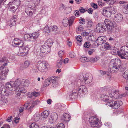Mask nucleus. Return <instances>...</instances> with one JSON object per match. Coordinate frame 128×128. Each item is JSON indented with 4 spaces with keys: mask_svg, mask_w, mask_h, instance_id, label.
Returning a JSON list of instances; mask_svg holds the SVG:
<instances>
[{
    "mask_svg": "<svg viewBox=\"0 0 128 128\" xmlns=\"http://www.w3.org/2000/svg\"><path fill=\"white\" fill-rule=\"evenodd\" d=\"M23 86L20 84V80L17 79L14 82L11 81L7 83L6 85H2L0 87V91L1 95V100L3 103H6L7 101L5 96H7L10 94L11 92L15 90L16 91L20 93H25L26 90Z\"/></svg>",
    "mask_w": 128,
    "mask_h": 128,
    "instance_id": "obj_1",
    "label": "nucleus"
},
{
    "mask_svg": "<svg viewBox=\"0 0 128 128\" xmlns=\"http://www.w3.org/2000/svg\"><path fill=\"white\" fill-rule=\"evenodd\" d=\"M121 61L119 59L116 58L112 60L110 63V71L113 72H117L121 66Z\"/></svg>",
    "mask_w": 128,
    "mask_h": 128,
    "instance_id": "obj_2",
    "label": "nucleus"
},
{
    "mask_svg": "<svg viewBox=\"0 0 128 128\" xmlns=\"http://www.w3.org/2000/svg\"><path fill=\"white\" fill-rule=\"evenodd\" d=\"M39 100H37L34 101L31 100L30 102H27L24 105L23 107H21L20 109V112H22L24 109H25L28 110V111L31 112L32 110L35 106L37 105L39 102Z\"/></svg>",
    "mask_w": 128,
    "mask_h": 128,
    "instance_id": "obj_3",
    "label": "nucleus"
},
{
    "mask_svg": "<svg viewBox=\"0 0 128 128\" xmlns=\"http://www.w3.org/2000/svg\"><path fill=\"white\" fill-rule=\"evenodd\" d=\"M118 56L122 59H126L128 58V47L122 46L120 50L117 52Z\"/></svg>",
    "mask_w": 128,
    "mask_h": 128,
    "instance_id": "obj_4",
    "label": "nucleus"
},
{
    "mask_svg": "<svg viewBox=\"0 0 128 128\" xmlns=\"http://www.w3.org/2000/svg\"><path fill=\"white\" fill-rule=\"evenodd\" d=\"M39 35V32H34L32 33L24 34V38L26 40L34 42L35 41L36 39L38 38Z\"/></svg>",
    "mask_w": 128,
    "mask_h": 128,
    "instance_id": "obj_5",
    "label": "nucleus"
},
{
    "mask_svg": "<svg viewBox=\"0 0 128 128\" xmlns=\"http://www.w3.org/2000/svg\"><path fill=\"white\" fill-rule=\"evenodd\" d=\"M7 63L3 64L0 68V70H2L0 73V79L2 80L6 79L7 73L8 72V68L5 67V66L7 65Z\"/></svg>",
    "mask_w": 128,
    "mask_h": 128,
    "instance_id": "obj_6",
    "label": "nucleus"
},
{
    "mask_svg": "<svg viewBox=\"0 0 128 128\" xmlns=\"http://www.w3.org/2000/svg\"><path fill=\"white\" fill-rule=\"evenodd\" d=\"M79 79L85 84H88L92 81V77L89 74L87 73L83 75H80L79 76Z\"/></svg>",
    "mask_w": 128,
    "mask_h": 128,
    "instance_id": "obj_7",
    "label": "nucleus"
},
{
    "mask_svg": "<svg viewBox=\"0 0 128 128\" xmlns=\"http://www.w3.org/2000/svg\"><path fill=\"white\" fill-rule=\"evenodd\" d=\"M48 66L49 64L48 62L45 61L42 62L39 61L37 64V66L38 70L42 72L46 71Z\"/></svg>",
    "mask_w": 128,
    "mask_h": 128,
    "instance_id": "obj_8",
    "label": "nucleus"
},
{
    "mask_svg": "<svg viewBox=\"0 0 128 128\" xmlns=\"http://www.w3.org/2000/svg\"><path fill=\"white\" fill-rule=\"evenodd\" d=\"M122 102L121 101H115L112 100L109 101L106 104V105L112 107L113 108L116 109L122 105Z\"/></svg>",
    "mask_w": 128,
    "mask_h": 128,
    "instance_id": "obj_9",
    "label": "nucleus"
},
{
    "mask_svg": "<svg viewBox=\"0 0 128 128\" xmlns=\"http://www.w3.org/2000/svg\"><path fill=\"white\" fill-rule=\"evenodd\" d=\"M107 28L106 25L104 23L101 22L96 25V29L99 32H103L106 31Z\"/></svg>",
    "mask_w": 128,
    "mask_h": 128,
    "instance_id": "obj_10",
    "label": "nucleus"
},
{
    "mask_svg": "<svg viewBox=\"0 0 128 128\" xmlns=\"http://www.w3.org/2000/svg\"><path fill=\"white\" fill-rule=\"evenodd\" d=\"M89 121L92 127L96 126L98 125V119L96 116L90 117L89 119Z\"/></svg>",
    "mask_w": 128,
    "mask_h": 128,
    "instance_id": "obj_11",
    "label": "nucleus"
},
{
    "mask_svg": "<svg viewBox=\"0 0 128 128\" xmlns=\"http://www.w3.org/2000/svg\"><path fill=\"white\" fill-rule=\"evenodd\" d=\"M24 44V43L23 41L18 38H15L13 41L12 45L14 47H21L23 46Z\"/></svg>",
    "mask_w": 128,
    "mask_h": 128,
    "instance_id": "obj_12",
    "label": "nucleus"
},
{
    "mask_svg": "<svg viewBox=\"0 0 128 128\" xmlns=\"http://www.w3.org/2000/svg\"><path fill=\"white\" fill-rule=\"evenodd\" d=\"M104 24L106 25L107 28L109 30L111 31L113 28L114 26L113 23L110 20L108 19H106L104 21Z\"/></svg>",
    "mask_w": 128,
    "mask_h": 128,
    "instance_id": "obj_13",
    "label": "nucleus"
},
{
    "mask_svg": "<svg viewBox=\"0 0 128 128\" xmlns=\"http://www.w3.org/2000/svg\"><path fill=\"white\" fill-rule=\"evenodd\" d=\"M20 52L19 51L18 52V55L20 56H23L27 54L28 53V48L27 47H24V48H20Z\"/></svg>",
    "mask_w": 128,
    "mask_h": 128,
    "instance_id": "obj_14",
    "label": "nucleus"
},
{
    "mask_svg": "<svg viewBox=\"0 0 128 128\" xmlns=\"http://www.w3.org/2000/svg\"><path fill=\"white\" fill-rule=\"evenodd\" d=\"M58 118L57 114L56 112H53L52 113L51 117L49 119V121L51 123H53L57 120Z\"/></svg>",
    "mask_w": 128,
    "mask_h": 128,
    "instance_id": "obj_15",
    "label": "nucleus"
},
{
    "mask_svg": "<svg viewBox=\"0 0 128 128\" xmlns=\"http://www.w3.org/2000/svg\"><path fill=\"white\" fill-rule=\"evenodd\" d=\"M114 19L117 22H121L123 20V16L120 14H116L114 16Z\"/></svg>",
    "mask_w": 128,
    "mask_h": 128,
    "instance_id": "obj_16",
    "label": "nucleus"
},
{
    "mask_svg": "<svg viewBox=\"0 0 128 128\" xmlns=\"http://www.w3.org/2000/svg\"><path fill=\"white\" fill-rule=\"evenodd\" d=\"M78 92L79 95H80L82 93H85L87 92V89L84 85H82L80 86L79 89L78 90Z\"/></svg>",
    "mask_w": 128,
    "mask_h": 128,
    "instance_id": "obj_17",
    "label": "nucleus"
},
{
    "mask_svg": "<svg viewBox=\"0 0 128 128\" xmlns=\"http://www.w3.org/2000/svg\"><path fill=\"white\" fill-rule=\"evenodd\" d=\"M109 92V96L110 98L113 97L114 96L116 97H118V95L119 94V91L118 90H112V91Z\"/></svg>",
    "mask_w": 128,
    "mask_h": 128,
    "instance_id": "obj_18",
    "label": "nucleus"
},
{
    "mask_svg": "<svg viewBox=\"0 0 128 128\" xmlns=\"http://www.w3.org/2000/svg\"><path fill=\"white\" fill-rule=\"evenodd\" d=\"M41 51L44 52H46V53H48L50 52V48L48 47L45 46L44 44V45L41 46L40 47Z\"/></svg>",
    "mask_w": 128,
    "mask_h": 128,
    "instance_id": "obj_19",
    "label": "nucleus"
},
{
    "mask_svg": "<svg viewBox=\"0 0 128 128\" xmlns=\"http://www.w3.org/2000/svg\"><path fill=\"white\" fill-rule=\"evenodd\" d=\"M104 48L106 50H113V52L115 51L114 52L116 53V52L115 50H114L115 48V47L112 46H111L110 44L108 42H106L104 45Z\"/></svg>",
    "mask_w": 128,
    "mask_h": 128,
    "instance_id": "obj_20",
    "label": "nucleus"
},
{
    "mask_svg": "<svg viewBox=\"0 0 128 128\" xmlns=\"http://www.w3.org/2000/svg\"><path fill=\"white\" fill-rule=\"evenodd\" d=\"M78 95V92L77 90H72L71 94H70V97L72 99H75L77 98Z\"/></svg>",
    "mask_w": 128,
    "mask_h": 128,
    "instance_id": "obj_21",
    "label": "nucleus"
},
{
    "mask_svg": "<svg viewBox=\"0 0 128 128\" xmlns=\"http://www.w3.org/2000/svg\"><path fill=\"white\" fill-rule=\"evenodd\" d=\"M100 90L103 92H107L109 95V92L112 91V88L108 86H104L101 88Z\"/></svg>",
    "mask_w": 128,
    "mask_h": 128,
    "instance_id": "obj_22",
    "label": "nucleus"
},
{
    "mask_svg": "<svg viewBox=\"0 0 128 128\" xmlns=\"http://www.w3.org/2000/svg\"><path fill=\"white\" fill-rule=\"evenodd\" d=\"M104 37L102 36L98 37L96 41L97 44V45L99 46L105 42V41L103 40Z\"/></svg>",
    "mask_w": 128,
    "mask_h": 128,
    "instance_id": "obj_23",
    "label": "nucleus"
},
{
    "mask_svg": "<svg viewBox=\"0 0 128 128\" xmlns=\"http://www.w3.org/2000/svg\"><path fill=\"white\" fill-rule=\"evenodd\" d=\"M102 14L104 16L107 17H110L112 14L109 11H108L107 9L106 8L103 10L102 12Z\"/></svg>",
    "mask_w": 128,
    "mask_h": 128,
    "instance_id": "obj_24",
    "label": "nucleus"
},
{
    "mask_svg": "<svg viewBox=\"0 0 128 128\" xmlns=\"http://www.w3.org/2000/svg\"><path fill=\"white\" fill-rule=\"evenodd\" d=\"M53 43V42L52 39L49 38L44 43V44L45 46H46L48 47H49L50 48Z\"/></svg>",
    "mask_w": 128,
    "mask_h": 128,
    "instance_id": "obj_25",
    "label": "nucleus"
},
{
    "mask_svg": "<svg viewBox=\"0 0 128 128\" xmlns=\"http://www.w3.org/2000/svg\"><path fill=\"white\" fill-rule=\"evenodd\" d=\"M16 16L14 15L11 19L10 24L9 25L10 27L15 25L16 20Z\"/></svg>",
    "mask_w": 128,
    "mask_h": 128,
    "instance_id": "obj_26",
    "label": "nucleus"
},
{
    "mask_svg": "<svg viewBox=\"0 0 128 128\" xmlns=\"http://www.w3.org/2000/svg\"><path fill=\"white\" fill-rule=\"evenodd\" d=\"M39 95V93L38 92L34 91L33 92H30L28 96L29 98H32L33 96L36 97L38 96Z\"/></svg>",
    "mask_w": 128,
    "mask_h": 128,
    "instance_id": "obj_27",
    "label": "nucleus"
},
{
    "mask_svg": "<svg viewBox=\"0 0 128 128\" xmlns=\"http://www.w3.org/2000/svg\"><path fill=\"white\" fill-rule=\"evenodd\" d=\"M20 82V84L23 86H28L29 84V81L27 80H22Z\"/></svg>",
    "mask_w": 128,
    "mask_h": 128,
    "instance_id": "obj_28",
    "label": "nucleus"
},
{
    "mask_svg": "<svg viewBox=\"0 0 128 128\" xmlns=\"http://www.w3.org/2000/svg\"><path fill=\"white\" fill-rule=\"evenodd\" d=\"M106 8L107 9L108 11H109L112 14H114L116 12V10L114 7L110 6Z\"/></svg>",
    "mask_w": 128,
    "mask_h": 128,
    "instance_id": "obj_29",
    "label": "nucleus"
},
{
    "mask_svg": "<svg viewBox=\"0 0 128 128\" xmlns=\"http://www.w3.org/2000/svg\"><path fill=\"white\" fill-rule=\"evenodd\" d=\"M122 11L124 14L128 13V3H126L123 6Z\"/></svg>",
    "mask_w": 128,
    "mask_h": 128,
    "instance_id": "obj_30",
    "label": "nucleus"
},
{
    "mask_svg": "<svg viewBox=\"0 0 128 128\" xmlns=\"http://www.w3.org/2000/svg\"><path fill=\"white\" fill-rule=\"evenodd\" d=\"M49 112L47 110H45L41 114V116L43 118L46 119L49 115Z\"/></svg>",
    "mask_w": 128,
    "mask_h": 128,
    "instance_id": "obj_31",
    "label": "nucleus"
},
{
    "mask_svg": "<svg viewBox=\"0 0 128 128\" xmlns=\"http://www.w3.org/2000/svg\"><path fill=\"white\" fill-rule=\"evenodd\" d=\"M62 23L63 26L65 27H66L69 24V20L67 18H65L63 20Z\"/></svg>",
    "mask_w": 128,
    "mask_h": 128,
    "instance_id": "obj_32",
    "label": "nucleus"
},
{
    "mask_svg": "<svg viewBox=\"0 0 128 128\" xmlns=\"http://www.w3.org/2000/svg\"><path fill=\"white\" fill-rule=\"evenodd\" d=\"M48 11V9L47 7L43 8L40 12V14L44 15H46L47 14Z\"/></svg>",
    "mask_w": 128,
    "mask_h": 128,
    "instance_id": "obj_33",
    "label": "nucleus"
},
{
    "mask_svg": "<svg viewBox=\"0 0 128 128\" xmlns=\"http://www.w3.org/2000/svg\"><path fill=\"white\" fill-rule=\"evenodd\" d=\"M70 10V8H66V6L63 4H61L60 6L59 10Z\"/></svg>",
    "mask_w": 128,
    "mask_h": 128,
    "instance_id": "obj_34",
    "label": "nucleus"
},
{
    "mask_svg": "<svg viewBox=\"0 0 128 128\" xmlns=\"http://www.w3.org/2000/svg\"><path fill=\"white\" fill-rule=\"evenodd\" d=\"M109 96L107 95H106L103 94L101 96L102 98V100L104 102H107L108 100H109Z\"/></svg>",
    "mask_w": 128,
    "mask_h": 128,
    "instance_id": "obj_35",
    "label": "nucleus"
},
{
    "mask_svg": "<svg viewBox=\"0 0 128 128\" xmlns=\"http://www.w3.org/2000/svg\"><path fill=\"white\" fill-rule=\"evenodd\" d=\"M75 18V17L74 16L71 17L69 18V26H70L72 25L74 23Z\"/></svg>",
    "mask_w": 128,
    "mask_h": 128,
    "instance_id": "obj_36",
    "label": "nucleus"
},
{
    "mask_svg": "<svg viewBox=\"0 0 128 128\" xmlns=\"http://www.w3.org/2000/svg\"><path fill=\"white\" fill-rule=\"evenodd\" d=\"M8 62L7 58L4 56L2 58H0V63L2 62L5 63L4 64Z\"/></svg>",
    "mask_w": 128,
    "mask_h": 128,
    "instance_id": "obj_37",
    "label": "nucleus"
},
{
    "mask_svg": "<svg viewBox=\"0 0 128 128\" xmlns=\"http://www.w3.org/2000/svg\"><path fill=\"white\" fill-rule=\"evenodd\" d=\"M64 120L66 121H68L70 120V116L68 114H64Z\"/></svg>",
    "mask_w": 128,
    "mask_h": 128,
    "instance_id": "obj_38",
    "label": "nucleus"
},
{
    "mask_svg": "<svg viewBox=\"0 0 128 128\" xmlns=\"http://www.w3.org/2000/svg\"><path fill=\"white\" fill-rule=\"evenodd\" d=\"M16 97L18 98L19 99H22V98L23 96V94L22 93H20V92H18L16 91Z\"/></svg>",
    "mask_w": 128,
    "mask_h": 128,
    "instance_id": "obj_39",
    "label": "nucleus"
},
{
    "mask_svg": "<svg viewBox=\"0 0 128 128\" xmlns=\"http://www.w3.org/2000/svg\"><path fill=\"white\" fill-rule=\"evenodd\" d=\"M49 80V81L50 83H52V82H56L57 81V78L55 76H52L49 78H48Z\"/></svg>",
    "mask_w": 128,
    "mask_h": 128,
    "instance_id": "obj_40",
    "label": "nucleus"
},
{
    "mask_svg": "<svg viewBox=\"0 0 128 128\" xmlns=\"http://www.w3.org/2000/svg\"><path fill=\"white\" fill-rule=\"evenodd\" d=\"M122 76L126 79L128 80V70L122 74Z\"/></svg>",
    "mask_w": 128,
    "mask_h": 128,
    "instance_id": "obj_41",
    "label": "nucleus"
},
{
    "mask_svg": "<svg viewBox=\"0 0 128 128\" xmlns=\"http://www.w3.org/2000/svg\"><path fill=\"white\" fill-rule=\"evenodd\" d=\"M86 20L88 26L89 27H91L92 25V22L91 20L90 19H87Z\"/></svg>",
    "mask_w": 128,
    "mask_h": 128,
    "instance_id": "obj_42",
    "label": "nucleus"
},
{
    "mask_svg": "<svg viewBox=\"0 0 128 128\" xmlns=\"http://www.w3.org/2000/svg\"><path fill=\"white\" fill-rule=\"evenodd\" d=\"M30 128H39L38 125L35 122L32 123L30 126Z\"/></svg>",
    "mask_w": 128,
    "mask_h": 128,
    "instance_id": "obj_43",
    "label": "nucleus"
},
{
    "mask_svg": "<svg viewBox=\"0 0 128 128\" xmlns=\"http://www.w3.org/2000/svg\"><path fill=\"white\" fill-rule=\"evenodd\" d=\"M55 128H65V126L63 124L61 123L57 124Z\"/></svg>",
    "mask_w": 128,
    "mask_h": 128,
    "instance_id": "obj_44",
    "label": "nucleus"
},
{
    "mask_svg": "<svg viewBox=\"0 0 128 128\" xmlns=\"http://www.w3.org/2000/svg\"><path fill=\"white\" fill-rule=\"evenodd\" d=\"M50 30L52 31H57L58 30V28L56 26H51L50 27Z\"/></svg>",
    "mask_w": 128,
    "mask_h": 128,
    "instance_id": "obj_45",
    "label": "nucleus"
},
{
    "mask_svg": "<svg viewBox=\"0 0 128 128\" xmlns=\"http://www.w3.org/2000/svg\"><path fill=\"white\" fill-rule=\"evenodd\" d=\"M50 82L49 80L47 78L46 80L44 82V85L45 86H48L50 84Z\"/></svg>",
    "mask_w": 128,
    "mask_h": 128,
    "instance_id": "obj_46",
    "label": "nucleus"
},
{
    "mask_svg": "<svg viewBox=\"0 0 128 128\" xmlns=\"http://www.w3.org/2000/svg\"><path fill=\"white\" fill-rule=\"evenodd\" d=\"M30 62L29 61L26 60L25 61L24 64V68H26L30 64Z\"/></svg>",
    "mask_w": 128,
    "mask_h": 128,
    "instance_id": "obj_47",
    "label": "nucleus"
},
{
    "mask_svg": "<svg viewBox=\"0 0 128 128\" xmlns=\"http://www.w3.org/2000/svg\"><path fill=\"white\" fill-rule=\"evenodd\" d=\"M79 21V23L80 24H84L85 23V21L84 19L82 17L80 18Z\"/></svg>",
    "mask_w": 128,
    "mask_h": 128,
    "instance_id": "obj_48",
    "label": "nucleus"
},
{
    "mask_svg": "<svg viewBox=\"0 0 128 128\" xmlns=\"http://www.w3.org/2000/svg\"><path fill=\"white\" fill-rule=\"evenodd\" d=\"M62 60H58L57 61L56 63L57 67L58 68H60L62 66Z\"/></svg>",
    "mask_w": 128,
    "mask_h": 128,
    "instance_id": "obj_49",
    "label": "nucleus"
},
{
    "mask_svg": "<svg viewBox=\"0 0 128 128\" xmlns=\"http://www.w3.org/2000/svg\"><path fill=\"white\" fill-rule=\"evenodd\" d=\"M50 27L49 28L48 25L46 26L44 29L45 32L47 33H48L50 32Z\"/></svg>",
    "mask_w": 128,
    "mask_h": 128,
    "instance_id": "obj_50",
    "label": "nucleus"
},
{
    "mask_svg": "<svg viewBox=\"0 0 128 128\" xmlns=\"http://www.w3.org/2000/svg\"><path fill=\"white\" fill-rule=\"evenodd\" d=\"M14 5H16V6L17 8H18V7L20 4V0H16L14 2Z\"/></svg>",
    "mask_w": 128,
    "mask_h": 128,
    "instance_id": "obj_51",
    "label": "nucleus"
},
{
    "mask_svg": "<svg viewBox=\"0 0 128 128\" xmlns=\"http://www.w3.org/2000/svg\"><path fill=\"white\" fill-rule=\"evenodd\" d=\"M116 0H109L107 1V3L110 5H112L116 2Z\"/></svg>",
    "mask_w": 128,
    "mask_h": 128,
    "instance_id": "obj_52",
    "label": "nucleus"
},
{
    "mask_svg": "<svg viewBox=\"0 0 128 128\" xmlns=\"http://www.w3.org/2000/svg\"><path fill=\"white\" fill-rule=\"evenodd\" d=\"M83 30L82 26L81 25H80L77 27L76 28V32H81Z\"/></svg>",
    "mask_w": 128,
    "mask_h": 128,
    "instance_id": "obj_53",
    "label": "nucleus"
},
{
    "mask_svg": "<svg viewBox=\"0 0 128 128\" xmlns=\"http://www.w3.org/2000/svg\"><path fill=\"white\" fill-rule=\"evenodd\" d=\"M80 61L83 62H88V60L86 58L84 57H82L80 59Z\"/></svg>",
    "mask_w": 128,
    "mask_h": 128,
    "instance_id": "obj_54",
    "label": "nucleus"
},
{
    "mask_svg": "<svg viewBox=\"0 0 128 128\" xmlns=\"http://www.w3.org/2000/svg\"><path fill=\"white\" fill-rule=\"evenodd\" d=\"M46 52H44L40 51V56L42 57H44L47 55V54L48 53H46Z\"/></svg>",
    "mask_w": 128,
    "mask_h": 128,
    "instance_id": "obj_55",
    "label": "nucleus"
},
{
    "mask_svg": "<svg viewBox=\"0 0 128 128\" xmlns=\"http://www.w3.org/2000/svg\"><path fill=\"white\" fill-rule=\"evenodd\" d=\"M90 46V44L89 42H86L84 44V46L86 48H88Z\"/></svg>",
    "mask_w": 128,
    "mask_h": 128,
    "instance_id": "obj_56",
    "label": "nucleus"
},
{
    "mask_svg": "<svg viewBox=\"0 0 128 128\" xmlns=\"http://www.w3.org/2000/svg\"><path fill=\"white\" fill-rule=\"evenodd\" d=\"M64 51H60L58 52V54L60 58H61L62 56L64 54Z\"/></svg>",
    "mask_w": 128,
    "mask_h": 128,
    "instance_id": "obj_57",
    "label": "nucleus"
},
{
    "mask_svg": "<svg viewBox=\"0 0 128 128\" xmlns=\"http://www.w3.org/2000/svg\"><path fill=\"white\" fill-rule=\"evenodd\" d=\"M76 39L78 42L80 43L81 42L82 40V38L80 36H77L76 37Z\"/></svg>",
    "mask_w": 128,
    "mask_h": 128,
    "instance_id": "obj_58",
    "label": "nucleus"
},
{
    "mask_svg": "<svg viewBox=\"0 0 128 128\" xmlns=\"http://www.w3.org/2000/svg\"><path fill=\"white\" fill-rule=\"evenodd\" d=\"M79 10L80 12L84 13L87 11V9L86 10L83 7H80V8Z\"/></svg>",
    "mask_w": 128,
    "mask_h": 128,
    "instance_id": "obj_59",
    "label": "nucleus"
},
{
    "mask_svg": "<svg viewBox=\"0 0 128 128\" xmlns=\"http://www.w3.org/2000/svg\"><path fill=\"white\" fill-rule=\"evenodd\" d=\"M52 86L54 88H56L58 86V82L57 81L56 82H52Z\"/></svg>",
    "mask_w": 128,
    "mask_h": 128,
    "instance_id": "obj_60",
    "label": "nucleus"
},
{
    "mask_svg": "<svg viewBox=\"0 0 128 128\" xmlns=\"http://www.w3.org/2000/svg\"><path fill=\"white\" fill-rule=\"evenodd\" d=\"M75 86V84L72 83L69 86V88L72 90L74 88Z\"/></svg>",
    "mask_w": 128,
    "mask_h": 128,
    "instance_id": "obj_61",
    "label": "nucleus"
},
{
    "mask_svg": "<svg viewBox=\"0 0 128 128\" xmlns=\"http://www.w3.org/2000/svg\"><path fill=\"white\" fill-rule=\"evenodd\" d=\"M5 4H6V5H8V6L10 8V7L12 6H14V3H13V2H9V3L8 4H6L5 3Z\"/></svg>",
    "mask_w": 128,
    "mask_h": 128,
    "instance_id": "obj_62",
    "label": "nucleus"
},
{
    "mask_svg": "<svg viewBox=\"0 0 128 128\" xmlns=\"http://www.w3.org/2000/svg\"><path fill=\"white\" fill-rule=\"evenodd\" d=\"M2 128H10V126L7 124H4Z\"/></svg>",
    "mask_w": 128,
    "mask_h": 128,
    "instance_id": "obj_63",
    "label": "nucleus"
},
{
    "mask_svg": "<svg viewBox=\"0 0 128 128\" xmlns=\"http://www.w3.org/2000/svg\"><path fill=\"white\" fill-rule=\"evenodd\" d=\"M92 7L94 8L95 9H96L98 8V6L95 3H93L91 5Z\"/></svg>",
    "mask_w": 128,
    "mask_h": 128,
    "instance_id": "obj_64",
    "label": "nucleus"
}]
</instances>
